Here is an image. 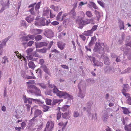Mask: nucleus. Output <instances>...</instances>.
Returning <instances> with one entry per match:
<instances>
[{
	"instance_id": "1",
	"label": "nucleus",
	"mask_w": 131,
	"mask_h": 131,
	"mask_svg": "<svg viewBox=\"0 0 131 131\" xmlns=\"http://www.w3.org/2000/svg\"><path fill=\"white\" fill-rule=\"evenodd\" d=\"M53 92L54 93H56L57 95L60 98L62 97L64 99H67L68 100H70L71 96L66 92L60 91L56 88H54L53 90Z\"/></svg>"
},
{
	"instance_id": "2",
	"label": "nucleus",
	"mask_w": 131,
	"mask_h": 131,
	"mask_svg": "<svg viewBox=\"0 0 131 131\" xmlns=\"http://www.w3.org/2000/svg\"><path fill=\"white\" fill-rule=\"evenodd\" d=\"M94 19V18H92L90 20L86 19L84 20V18L83 17L79 18L76 20V22L79 25V28L82 29L84 25L89 24L90 23V21H93Z\"/></svg>"
},
{
	"instance_id": "3",
	"label": "nucleus",
	"mask_w": 131,
	"mask_h": 131,
	"mask_svg": "<svg viewBox=\"0 0 131 131\" xmlns=\"http://www.w3.org/2000/svg\"><path fill=\"white\" fill-rule=\"evenodd\" d=\"M104 44L102 43L96 42L93 49L94 52H97L100 54H102L104 53Z\"/></svg>"
},
{
	"instance_id": "4",
	"label": "nucleus",
	"mask_w": 131,
	"mask_h": 131,
	"mask_svg": "<svg viewBox=\"0 0 131 131\" xmlns=\"http://www.w3.org/2000/svg\"><path fill=\"white\" fill-rule=\"evenodd\" d=\"M104 70L107 74H113L115 71V68L113 67L106 66L104 67Z\"/></svg>"
},
{
	"instance_id": "5",
	"label": "nucleus",
	"mask_w": 131,
	"mask_h": 131,
	"mask_svg": "<svg viewBox=\"0 0 131 131\" xmlns=\"http://www.w3.org/2000/svg\"><path fill=\"white\" fill-rule=\"evenodd\" d=\"M27 101L28 103L30 104L32 103V102H35L38 103L40 105H42L43 102H42L40 100V99H34L30 98H28Z\"/></svg>"
},
{
	"instance_id": "6",
	"label": "nucleus",
	"mask_w": 131,
	"mask_h": 131,
	"mask_svg": "<svg viewBox=\"0 0 131 131\" xmlns=\"http://www.w3.org/2000/svg\"><path fill=\"white\" fill-rule=\"evenodd\" d=\"M43 35L49 38H51L53 36V32L49 29L46 30L43 32Z\"/></svg>"
},
{
	"instance_id": "7",
	"label": "nucleus",
	"mask_w": 131,
	"mask_h": 131,
	"mask_svg": "<svg viewBox=\"0 0 131 131\" xmlns=\"http://www.w3.org/2000/svg\"><path fill=\"white\" fill-rule=\"evenodd\" d=\"M79 85H80V87L81 90L82 89L84 91L85 90V84L84 81L81 80L80 82L78 84V89Z\"/></svg>"
},
{
	"instance_id": "8",
	"label": "nucleus",
	"mask_w": 131,
	"mask_h": 131,
	"mask_svg": "<svg viewBox=\"0 0 131 131\" xmlns=\"http://www.w3.org/2000/svg\"><path fill=\"white\" fill-rule=\"evenodd\" d=\"M124 54L126 55L129 60H131V49H127L124 52Z\"/></svg>"
},
{
	"instance_id": "9",
	"label": "nucleus",
	"mask_w": 131,
	"mask_h": 131,
	"mask_svg": "<svg viewBox=\"0 0 131 131\" xmlns=\"http://www.w3.org/2000/svg\"><path fill=\"white\" fill-rule=\"evenodd\" d=\"M34 38L33 35H28L27 36H25L22 37L21 38L23 41H27L31 39Z\"/></svg>"
},
{
	"instance_id": "10",
	"label": "nucleus",
	"mask_w": 131,
	"mask_h": 131,
	"mask_svg": "<svg viewBox=\"0 0 131 131\" xmlns=\"http://www.w3.org/2000/svg\"><path fill=\"white\" fill-rule=\"evenodd\" d=\"M79 91L78 93V97H80L82 99H83L85 96V93L84 92H83L82 90L80 89V85L79 86Z\"/></svg>"
},
{
	"instance_id": "11",
	"label": "nucleus",
	"mask_w": 131,
	"mask_h": 131,
	"mask_svg": "<svg viewBox=\"0 0 131 131\" xmlns=\"http://www.w3.org/2000/svg\"><path fill=\"white\" fill-rule=\"evenodd\" d=\"M41 68L47 74L49 75H50V73L49 70L47 68V67L45 65L41 66Z\"/></svg>"
},
{
	"instance_id": "12",
	"label": "nucleus",
	"mask_w": 131,
	"mask_h": 131,
	"mask_svg": "<svg viewBox=\"0 0 131 131\" xmlns=\"http://www.w3.org/2000/svg\"><path fill=\"white\" fill-rule=\"evenodd\" d=\"M58 47L61 50H62L64 48L65 44L62 42L60 41L57 43Z\"/></svg>"
},
{
	"instance_id": "13",
	"label": "nucleus",
	"mask_w": 131,
	"mask_h": 131,
	"mask_svg": "<svg viewBox=\"0 0 131 131\" xmlns=\"http://www.w3.org/2000/svg\"><path fill=\"white\" fill-rule=\"evenodd\" d=\"M34 92L35 93V95L37 96H41L40 91L36 87V88L34 89Z\"/></svg>"
},
{
	"instance_id": "14",
	"label": "nucleus",
	"mask_w": 131,
	"mask_h": 131,
	"mask_svg": "<svg viewBox=\"0 0 131 131\" xmlns=\"http://www.w3.org/2000/svg\"><path fill=\"white\" fill-rule=\"evenodd\" d=\"M41 113H42L41 111L39 110L36 109L35 108L34 112V115L37 117L40 115Z\"/></svg>"
},
{
	"instance_id": "15",
	"label": "nucleus",
	"mask_w": 131,
	"mask_h": 131,
	"mask_svg": "<svg viewBox=\"0 0 131 131\" xmlns=\"http://www.w3.org/2000/svg\"><path fill=\"white\" fill-rule=\"evenodd\" d=\"M96 38L95 36L91 38V39L89 44V46H91L95 42L96 40Z\"/></svg>"
},
{
	"instance_id": "16",
	"label": "nucleus",
	"mask_w": 131,
	"mask_h": 131,
	"mask_svg": "<svg viewBox=\"0 0 131 131\" xmlns=\"http://www.w3.org/2000/svg\"><path fill=\"white\" fill-rule=\"evenodd\" d=\"M118 23H119V27L120 30L124 29V22L121 20L120 19H118Z\"/></svg>"
},
{
	"instance_id": "17",
	"label": "nucleus",
	"mask_w": 131,
	"mask_h": 131,
	"mask_svg": "<svg viewBox=\"0 0 131 131\" xmlns=\"http://www.w3.org/2000/svg\"><path fill=\"white\" fill-rule=\"evenodd\" d=\"M69 111L68 110V112H67L63 114L62 113V117L63 118L66 119H69L70 117L69 116Z\"/></svg>"
},
{
	"instance_id": "18",
	"label": "nucleus",
	"mask_w": 131,
	"mask_h": 131,
	"mask_svg": "<svg viewBox=\"0 0 131 131\" xmlns=\"http://www.w3.org/2000/svg\"><path fill=\"white\" fill-rule=\"evenodd\" d=\"M94 13L96 15L97 18V20L99 21L100 18L101 16L99 12L97 10H95L94 12Z\"/></svg>"
},
{
	"instance_id": "19",
	"label": "nucleus",
	"mask_w": 131,
	"mask_h": 131,
	"mask_svg": "<svg viewBox=\"0 0 131 131\" xmlns=\"http://www.w3.org/2000/svg\"><path fill=\"white\" fill-rule=\"evenodd\" d=\"M130 37L129 36L127 37L125 42L127 43L125 44V46H129L131 48V42H128V40L130 39Z\"/></svg>"
},
{
	"instance_id": "20",
	"label": "nucleus",
	"mask_w": 131,
	"mask_h": 131,
	"mask_svg": "<svg viewBox=\"0 0 131 131\" xmlns=\"http://www.w3.org/2000/svg\"><path fill=\"white\" fill-rule=\"evenodd\" d=\"M94 65L97 66L102 67L103 66V64L101 62L97 60H96L94 63Z\"/></svg>"
},
{
	"instance_id": "21",
	"label": "nucleus",
	"mask_w": 131,
	"mask_h": 131,
	"mask_svg": "<svg viewBox=\"0 0 131 131\" xmlns=\"http://www.w3.org/2000/svg\"><path fill=\"white\" fill-rule=\"evenodd\" d=\"M47 50V49L43 48V49H37L36 50V51L37 52H39L42 53H45L46 52Z\"/></svg>"
},
{
	"instance_id": "22",
	"label": "nucleus",
	"mask_w": 131,
	"mask_h": 131,
	"mask_svg": "<svg viewBox=\"0 0 131 131\" xmlns=\"http://www.w3.org/2000/svg\"><path fill=\"white\" fill-rule=\"evenodd\" d=\"M28 65L29 68L34 69L35 67V65L32 61H30L28 63Z\"/></svg>"
},
{
	"instance_id": "23",
	"label": "nucleus",
	"mask_w": 131,
	"mask_h": 131,
	"mask_svg": "<svg viewBox=\"0 0 131 131\" xmlns=\"http://www.w3.org/2000/svg\"><path fill=\"white\" fill-rule=\"evenodd\" d=\"M46 19L43 18H41L39 20V22L41 25L45 26L46 25L45 21Z\"/></svg>"
},
{
	"instance_id": "24",
	"label": "nucleus",
	"mask_w": 131,
	"mask_h": 131,
	"mask_svg": "<svg viewBox=\"0 0 131 131\" xmlns=\"http://www.w3.org/2000/svg\"><path fill=\"white\" fill-rule=\"evenodd\" d=\"M122 108L123 110V113L124 114H129L130 112L129 111L128 109L126 107H122Z\"/></svg>"
},
{
	"instance_id": "25",
	"label": "nucleus",
	"mask_w": 131,
	"mask_h": 131,
	"mask_svg": "<svg viewBox=\"0 0 131 131\" xmlns=\"http://www.w3.org/2000/svg\"><path fill=\"white\" fill-rule=\"evenodd\" d=\"M34 30V33L35 35L39 34H40L42 31L43 30L39 29H35Z\"/></svg>"
},
{
	"instance_id": "26",
	"label": "nucleus",
	"mask_w": 131,
	"mask_h": 131,
	"mask_svg": "<svg viewBox=\"0 0 131 131\" xmlns=\"http://www.w3.org/2000/svg\"><path fill=\"white\" fill-rule=\"evenodd\" d=\"M89 5L91 6L92 7L95 9H98V7L96 6L95 3L92 2H90V4H89Z\"/></svg>"
},
{
	"instance_id": "27",
	"label": "nucleus",
	"mask_w": 131,
	"mask_h": 131,
	"mask_svg": "<svg viewBox=\"0 0 131 131\" xmlns=\"http://www.w3.org/2000/svg\"><path fill=\"white\" fill-rule=\"evenodd\" d=\"M41 106L43 108V111L44 112L48 111V109L50 108V107L47 106L46 105H43Z\"/></svg>"
},
{
	"instance_id": "28",
	"label": "nucleus",
	"mask_w": 131,
	"mask_h": 131,
	"mask_svg": "<svg viewBox=\"0 0 131 131\" xmlns=\"http://www.w3.org/2000/svg\"><path fill=\"white\" fill-rule=\"evenodd\" d=\"M36 73H37L38 76L39 77L41 78V75L42 72L41 71V70L40 68H39L36 70Z\"/></svg>"
},
{
	"instance_id": "29",
	"label": "nucleus",
	"mask_w": 131,
	"mask_h": 131,
	"mask_svg": "<svg viewBox=\"0 0 131 131\" xmlns=\"http://www.w3.org/2000/svg\"><path fill=\"white\" fill-rule=\"evenodd\" d=\"M108 114L106 113H104L102 117V118L104 121L106 122L107 121V119L108 118Z\"/></svg>"
},
{
	"instance_id": "30",
	"label": "nucleus",
	"mask_w": 131,
	"mask_h": 131,
	"mask_svg": "<svg viewBox=\"0 0 131 131\" xmlns=\"http://www.w3.org/2000/svg\"><path fill=\"white\" fill-rule=\"evenodd\" d=\"M33 17H31L30 16H29L28 17H26L25 18L26 20L29 23H30L34 19Z\"/></svg>"
},
{
	"instance_id": "31",
	"label": "nucleus",
	"mask_w": 131,
	"mask_h": 131,
	"mask_svg": "<svg viewBox=\"0 0 131 131\" xmlns=\"http://www.w3.org/2000/svg\"><path fill=\"white\" fill-rule=\"evenodd\" d=\"M92 33L91 31L90 30L86 31H85L84 32L83 34L85 36H90Z\"/></svg>"
},
{
	"instance_id": "32",
	"label": "nucleus",
	"mask_w": 131,
	"mask_h": 131,
	"mask_svg": "<svg viewBox=\"0 0 131 131\" xmlns=\"http://www.w3.org/2000/svg\"><path fill=\"white\" fill-rule=\"evenodd\" d=\"M35 45L36 48H41L42 47V42L35 43Z\"/></svg>"
},
{
	"instance_id": "33",
	"label": "nucleus",
	"mask_w": 131,
	"mask_h": 131,
	"mask_svg": "<svg viewBox=\"0 0 131 131\" xmlns=\"http://www.w3.org/2000/svg\"><path fill=\"white\" fill-rule=\"evenodd\" d=\"M52 91L51 90H47L45 92V94L46 95H52Z\"/></svg>"
},
{
	"instance_id": "34",
	"label": "nucleus",
	"mask_w": 131,
	"mask_h": 131,
	"mask_svg": "<svg viewBox=\"0 0 131 131\" xmlns=\"http://www.w3.org/2000/svg\"><path fill=\"white\" fill-rule=\"evenodd\" d=\"M41 3V2H39L37 3L36 6H35V10L36 11H37V10L40 8Z\"/></svg>"
},
{
	"instance_id": "35",
	"label": "nucleus",
	"mask_w": 131,
	"mask_h": 131,
	"mask_svg": "<svg viewBox=\"0 0 131 131\" xmlns=\"http://www.w3.org/2000/svg\"><path fill=\"white\" fill-rule=\"evenodd\" d=\"M37 52L36 51L33 52L32 54L33 56H35L36 57L40 58V56L37 53Z\"/></svg>"
},
{
	"instance_id": "36",
	"label": "nucleus",
	"mask_w": 131,
	"mask_h": 131,
	"mask_svg": "<svg viewBox=\"0 0 131 131\" xmlns=\"http://www.w3.org/2000/svg\"><path fill=\"white\" fill-rule=\"evenodd\" d=\"M50 124L49 122H47L44 131H48V130L50 126Z\"/></svg>"
},
{
	"instance_id": "37",
	"label": "nucleus",
	"mask_w": 131,
	"mask_h": 131,
	"mask_svg": "<svg viewBox=\"0 0 131 131\" xmlns=\"http://www.w3.org/2000/svg\"><path fill=\"white\" fill-rule=\"evenodd\" d=\"M42 36L40 35H38L35 37V39L36 41H38L42 39Z\"/></svg>"
},
{
	"instance_id": "38",
	"label": "nucleus",
	"mask_w": 131,
	"mask_h": 131,
	"mask_svg": "<svg viewBox=\"0 0 131 131\" xmlns=\"http://www.w3.org/2000/svg\"><path fill=\"white\" fill-rule=\"evenodd\" d=\"M8 40V38L5 39L4 40V41L2 42L0 44V46H1V45H2V47H3L4 45H5L6 42Z\"/></svg>"
},
{
	"instance_id": "39",
	"label": "nucleus",
	"mask_w": 131,
	"mask_h": 131,
	"mask_svg": "<svg viewBox=\"0 0 131 131\" xmlns=\"http://www.w3.org/2000/svg\"><path fill=\"white\" fill-rule=\"evenodd\" d=\"M86 15L89 17H92L93 16L91 12L89 11H88L86 12Z\"/></svg>"
},
{
	"instance_id": "40",
	"label": "nucleus",
	"mask_w": 131,
	"mask_h": 131,
	"mask_svg": "<svg viewBox=\"0 0 131 131\" xmlns=\"http://www.w3.org/2000/svg\"><path fill=\"white\" fill-rule=\"evenodd\" d=\"M60 101L59 100L53 99V101L52 105H55L57 103H58Z\"/></svg>"
},
{
	"instance_id": "41",
	"label": "nucleus",
	"mask_w": 131,
	"mask_h": 131,
	"mask_svg": "<svg viewBox=\"0 0 131 131\" xmlns=\"http://www.w3.org/2000/svg\"><path fill=\"white\" fill-rule=\"evenodd\" d=\"M91 106H87V110L86 112L88 113V114H89V116H90L91 113L90 112V110Z\"/></svg>"
},
{
	"instance_id": "42",
	"label": "nucleus",
	"mask_w": 131,
	"mask_h": 131,
	"mask_svg": "<svg viewBox=\"0 0 131 131\" xmlns=\"http://www.w3.org/2000/svg\"><path fill=\"white\" fill-rule=\"evenodd\" d=\"M97 2L103 8H104L105 7V4L103 2H102L100 1H97Z\"/></svg>"
},
{
	"instance_id": "43",
	"label": "nucleus",
	"mask_w": 131,
	"mask_h": 131,
	"mask_svg": "<svg viewBox=\"0 0 131 131\" xmlns=\"http://www.w3.org/2000/svg\"><path fill=\"white\" fill-rule=\"evenodd\" d=\"M88 57L90 60L91 61H92L94 63L96 60L95 58L94 57H91V56H89Z\"/></svg>"
},
{
	"instance_id": "44",
	"label": "nucleus",
	"mask_w": 131,
	"mask_h": 131,
	"mask_svg": "<svg viewBox=\"0 0 131 131\" xmlns=\"http://www.w3.org/2000/svg\"><path fill=\"white\" fill-rule=\"evenodd\" d=\"M70 105H64L62 108V110L63 111H66L69 108L70 106Z\"/></svg>"
},
{
	"instance_id": "45",
	"label": "nucleus",
	"mask_w": 131,
	"mask_h": 131,
	"mask_svg": "<svg viewBox=\"0 0 131 131\" xmlns=\"http://www.w3.org/2000/svg\"><path fill=\"white\" fill-rule=\"evenodd\" d=\"M51 123L50 124V128L48 130V131H51L52 129L53 128L54 126V123L53 122H51Z\"/></svg>"
},
{
	"instance_id": "46",
	"label": "nucleus",
	"mask_w": 131,
	"mask_h": 131,
	"mask_svg": "<svg viewBox=\"0 0 131 131\" xmlns=\"http://www.w3.org/2000/svg\"><path fill=\"white\" fill-rule=\"evenodd\" d=\"M37 85H39V86L41 87L43 89H45L46 88V86L43 83H37Z\"/></svg>"
},
{
	"instance_id": "47",
	"label": "nucleus",
	"mask_w": 131,
	"mask_h": 131,
	"mask_svg": "<svg viewBox=\"0 0 131 131\" xmlns=\"http://www.w3.org/2000/svg\"><path fill=\"white\" fill-rule=\"evenodd\" d=\"M46 102L47 105H50L51 104V100L50 99H47L46 100Z\"/></svg>"
},
{
	"instance_id": "48",
	"label": "nucleus",
	"mask_w": 131,
	"mask_h": 131,
	"mask_svg": "<svg viewBox=\"0 0 131 131\" xmlns=\"http://www.w3.org/2000/svg\"><path fill=\"white\" fill-rule=\"evenodd\" d=\"M97 26L96 25H94L92 27L91 29L90 30L92 33L93 31L96 30L97 29Z\"/></svg>"
},
{
	"instance_id": "49",
	"label": "nucleus",
	"mask_w": 131,
	"mask_h": 131,
	"mask_svg": "<svg viewBox=\"0 0 131 131\" xmlns=\"http://www.w3.org/2000/svg\"><path fill=\"white\" fill-rule=\"evenodd\" d=\"M86 81L88 83H94V80L91 79H87Z\"/></svg>"
},
{
	"instance_id": "50",
	"label": "nucleus",
	"mask_w": 131,
	"mask_h": 131,
	"mask_svg": "<svg viewBox=\"0 0 131 131\" xmlns=\"http://www.w3.org/2000/svg\"><path fill=\"white\" fill-rule=\"evenodd\" d=\"M75 10L72 9L70 12V14L74 16H75L76 15V13L75 12Z\"/></svg>"
},
{
	"instance_id": "51",
	"label": "nucleus",
	"mask_w": 131,
	"mask_h": 131,
	"mask_svg": "<svg viewBox=\"0 0 131 131\" xmlns=\"http://www.w3.org/2000/svg\"><path fill=\"white\" fill-rule=\"evenodd\" d=\"M34 8L32 7L29 10V11L30 12L31 15H34L35 14V13L34 11Z\"/></svg>"
},
{
	"instance_id": "52",
	"label": "nucleus",
	"mask_w": 131,
	"mask_h": 131,
	"mask_svg": "<svg viewBox=\"0 0 131 131\" xmlns=\"http://www.w3.org/2000/svg\"><path fill=\"white\" fill-rule=\"evenodd\" d=\"M62 12H59L57 15V20L58 21L60 19V17L61 15L62 14Z\"/></svg>"
},
{
	"instance_id": "53",
	"label": "nucleus",
	"mask_w": 131,
	"mask_h": 131,
	"mask_svg": "<svg viewBox=\"0 0 131 131\" xmlns=\"http://www.w3.org/2000/svg\"><path fill=\"white\" fill-rule=\"evenodd\" d=\"M61 113L60 111H59L57 113V119L58 120L61 117Z\"/></svg>"
},
{
	"instance_id": "54",
	"label": "nucleus",
	"mask_w": 131,
	"mask_h": 131,
	"mask_svg": "<svg viewBox=\"0 0 131 131\" xmlns=\"http://www.w3.org/2000/svg\"><path fill=\"white\" fill-rule=\"evenodd\" d=\"M28 88L29 89H32L34 90V89L36 88V86L34 85H29L28 86Z\"/></svg>"
},
{
	"instance_id": "55",
	"label": "nucleus",
	"mask_w": 131,
	"mask_h": 131,
	"mask_svg": "<svg viewBox=\"0 0 131 131\" xmlns=\"http://www.w3.org/2000/svg\"><path fill=\"white\" fill-rule=\"evenodd\" d=\"M127 46H126V47L122 46L120 48V49L122 51H124V50H126L127 49H128L127 48Z\"/></svg>"
},
{
	"instance_id": "56",
	"label": "nucleus",
	"mask_w": 131,
	"mask_h": 131,
	"mask_svg": "<svg viewBox=\"0 0 131 131\" xmlns=\"http://www.w3.org/2000/svg\"><path fill=\"white\" fill-rule=\"evenodd\" d=\"M35 83V81L34 80H29V81L27 82V84L29 85L31 84H33Z\"/></svg>"
},
{
	"instance_id": "57",
	"label": "nucleus",
	"mask_w": 131,
	"mask_h": 131,
	"mask_svg": "<svg viewBox=\"0 0 131 131\" xmlns=\"http://www.w3.org/2000/svg\"><path fill=\"white\" fill-rule=\"evenodd\" d=\"M26 22L24 20H22L21 21V24L22 26H26Z\"/></svg>"
},
{
	"instance_id": "58",
	"label": "nucleus",
	"mask_w": 131,
	"mask_h": 131,
	"mask_svg": "<svg viewBox=\"0 0 131 131\" xmlns=\"http://www.w3.org/2000/svg\"><path fill=\"white\" fill-rule=\"evenodd\" d=\"M79 115V113L77 112H74L73 116L74 117H78Z\"/></svg>"
},
{
	"instance_id": "59",
	"label": "nucleus",
	"mask_w": 131,
	"mask_h": 131,
	"mask_svg": "<svg viewBox=\"0 0 131 131\" xmlns=\"http://www.w3.org/2000/svg\"><path fill=\"white\" fill-rule=\"evenodd\" d=\"M26 78L28 79H35L36 78V77L34 76L32 77L30 76L27 75L26 77Z\"/></svg>"
},
{
	"instance_id": "60",
	"label": "nucleus",
	"mask_w": 131,
	"mask_h": 131,
	"mask_svg": "<svg viewBox=\"0 0 131 131\" xmlns=\"http://www.w3.org/2000/svg\"><path fill=\"white\" fill-rule=\"evenodd\" d=\"M127 102L128 104L131 105V97H128L127 100Z\"/></svg>"
},
{
	"instance_id": "61",
	"label": "nucleus",
	"mask_w": 131,
	"mask_h": 131,
	"mask_svg": "<svg viewBox=\"0 0 131 131\" xmlns=\"http://www.w3.org/2000/svg\"><path fill=\"white\" fill-rule=\"evenodd\" d=\"M115 58V61L116 62H118L121 61V60L119 58V57L117 56V57H116Z\"/></svg>"
},
{
	"instance_id": "62",
	"label": "nucleus",
	"mask_w": 131,
	"mask_h": 131,
	"mask_svg": "<svg viewBox=\"0 0 131 131\" xmlns=\"http://www.w3.org/2000/svg\"><path fill=\"white\" fill-rule=\"evenodd\" d=\"M23 99L24 101V103H27V99L26 95H24Z\"/></svg>"
},
{
	"instance_id": "63",
	"label": "nucleus",
	"mask_w": 131,
	"mask_h": 131,
	"mask_svg": "<svg viewBox=\"0 0 131 131\" xmlns=\"http://www.w3.org/2000/svg\"><path fill=\"white\" fill-rule=\"evenodd\" d=\"M34 43V41H30L27 44V45L28 46H31L33 43Z\"/></svg>"
},
{
	"instance_id": "64",
	"label": "nucleus",
	"mask_w": 131,
	"mask_h": 131,
	"mask_svg": "<svg viewBox=\"0 0 131 131\" xmlns=\"http://www.w3.org/2000/svg\"><path fill=\"white\" fill-rule=\"evenodd\" d=\"M43 125V124L42 123L40 125L38 126V128H37V130H40L42 128Z\"/></svg>"
}]
</instances>
